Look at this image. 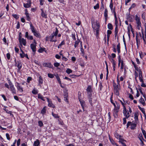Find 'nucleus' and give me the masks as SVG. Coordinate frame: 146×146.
Masks as SVG:
<instances>
[{"mask_svg":"<svg viewBox=\"0 0 146 146\" xmlns=\"http://www.w3.org/2000/svg\"><path fill=\"white\" fill-rule=\"evenodd\" d=\"M124 141H126L123 139L122 138L119 139V142L121 143L123 146H126V144L124 143Z\"/></svg>","mask_w":146,"mask_h":146,"instance_id":"obj_22","label":"nucleus"},{"mask_svg":"<svg viewBox=\"0 0 146 146\" xmlns=\"http://www.w3.org/2000/svg\"><path fill=\"white\" fill-rule=\"evenodd\" d=\"M66 72L68 74H69L70 73H71L72 72V71L69 68H68L66 70Z\"/></svg>","mask_w":146,"mask_h":146,"instance_id":"obj_46","label":"nucleus"},{"mask_svg":"<svg viewBox=\"0 0 146 146\" xmlns=\"http://www.w3.org/2000/svg\"><path fill=\"white\" fill-rule=\"evenodd\" d=\"M46 109L45 108V107H44L41 110V113L42 114H44L46 113Z\"/></svg>","mask_w":146,"mask_h":146,"instance_id":"obj_44","label":"nucleus"},{"mask_svg":"<svg viewBox=\"0 0 146 146\" xmlns=\"http://www.w3.org/2000/svg\"><path fill=\"white\" fill-rule=\"evenodd\" d=\"M124 68V63L123 62H122L121 64V66L120 67V69L121 71H123V69Z\"/></svg>","mask_w":146,"mask_h":146,"instance_id":"obj_48","label":"nucleus"},{"mask_svg":"<svg viewBox=\"0 0 146 146\" xmlns=\"http://www.w3.org/2000/svg\"><path fill=\"white\" fill-rule=\"evenodd\" d=\"M88 99L90 103L92 106H93V104L92 103L93 101L92 100V97L91 94H89L88 96Z\"/></svg>","mask_w":146,"mask_h":146,"instance_id":"obj_14","label":"nucleus"},{"mask_svg":"<svg viewBox=\"0 0 146 146\" xmlns=\"http://www.w3.org/2000/svg\"><path fill=\"white\" fill-rule=\"evenodd\" d=\"M7 57L8 60H9L10 58V55L9 53H8L7 54Z\"/></svg>","mask_w":146,"mask_h":146,"instance_id":"obj_62","label":"nucleus"},{"mask_svg":"<svg viewBox=\"0 0 146 146\" xmlns=\"http://www.w3.org/2000/svg\"><path fill=\"white\" fill-rule=\"evenodd\" d=\"M6 136L7 139L8 140H10V136H9V134L7 133L6 134Z\"/></svg>","mask_w":146,"mask_h":146,"instance_id":"obj_64","label":"nucleus"},{"mask_svg":"<svg viewBox=\"0 0 146 146\" xmlns=\"http://www.w3.org/2000/svg\"><path fill=\"white\" fill-rule=\"evenodd\" d=\"M52 115L55 118H59V116L57 114H54L53 112H52Z\"/></svg>","mask_w":146,"mask_h":146,"instance_id":"obj_40","label":"nucleus"},{"mask_svg":"<svg viewBox=\"0 0 146 146\" xmlns=\"http://www.w3.org/2000/svg\"><path fill=\"white\" fill-rule=\"evenodd\" d=\"M15 61L16 62V65L18 67V69L19 70L22 68V66L21 62L20 61H18L16 62L15 60Z\"/></svg>","mask_w":146,"mask_h":146,"instance_id":"obj_8","label":"nucleus"},{"mask_svg":"<svg viewBox=\"0 0 146 146\" xmlns=\"http://www.w3.org/2000/svg\"><path fill=\"white\" fill-rule=\"evenodd\" d=\"M26 15L27 17V20L28 21H30V20L31 19L29 17V14Z\"/></svg>","mask_w":146,"mask_h":146,"instance_id":"obj_60","label":"nucleus"},{"mask_svg":"<svg viewBox=\"0 0 146 146\" xmlns=\"http://www.w3.org/2000/svg\"><path fill=\"white\" fill-rule=\"evenodd\" d=\"M75 35L74 34H72L71 35V37L74 40H76L75 38Z\"/></svg>","mask_w":146,"mask_h":146,"instance_id":"obj_56","label":"nucleus"},{"mask_svg":"<svg viewBox=\"0 0 146 146\" xmlns=\"http://www.w3.org/2000/svg\"><path fill=\"white\" fill-rule=\"evenodd\" d=\"M80 50L82 53V55L83 56H84L85 53L84 52V50L83 48H81Z\"/></svg>","mask_w":146,"mask_h":146,"instance_id":"obj_57","label":"nucleus"},{"mask_svg":"<svg viewBox=\"0 0 146 146\" xmlns=\"http://www.w3.org/2000/svg\"><path fill=\"white\" fill-rule=\"evenodd\" d=\"M124 141H126L123 139L122 138L119 139V142L121 143L123 146H126V144L124 143Z\"/></svg>","mask_w":146,"mask_h":146,"instance_id":"obj_21","label":"nucleus"},{"mask_svg":"<svg viewBox=\"0 0 146 146\" xmlns=\"http://www.w3.org/2000/svg\"><path fill=\"white\" fill-rule=\"evenodd\" d=\"M45 49V48H41L40 49H39L38 50V52L40 53H42L44 51V50Z\"/></svg>","mask_w":146,"mask_h":146,"instance_id":"obj_54","label":"nucleus"},{"mask_svg":"<svg viewBox=\"0 0 146 146\" xmlns=\"http://www.w3.org/2000/svg\"><path fill=\"white\" fill-rule=\"evenodd\" d=\"M92 25L94 31L96 32V37L97 38H98L99 29L100 27V24L98 21H96V23H92Z\"/></svg>","mask_w":146,"mask_h":146,"instance_id":"obj_1","label":"nucleus"},{"mask_svg":"<svg viewBox=\"0 0 146 146\" xmlns=\"http://www.w3.org/2000/svg\"><path fill=\"white\" fill-rule=\"evenodd\" d=\"M139 80H140V81L142 82H143V76H142V72L140 73V74H139Z\"/></svg>","mask_w":146,"mask_h":146,"instance_id":"obj_25","label":"nucleus"},{"mask_svg":"<svg viewBox=\"0 0 146 146\" xmlns=\"http://www.w3.org/2000/svg\"><path fill=\"white\" fill-rule=\"evenodd\" d=\"M32 79V78L31 77H29L27 78V82L28 83L30 82V81Z\"/></svg>","mask_w":146,"mask_h":146,"instance_id":"obj_51","label":"nucleus"},{"mask_svg":"<svg viewBox=\"0 0 146 146\" xmlns=\"http://www.w3.org/2000/svg\"><path fill=\"white\" fill-rule=\"evenodd\" d=\"M40 143L39 140L38 139H37L34 141L33 145V146H38L40 145Z\"/></svg>","mask_w":146,"mask_h":146,"instance_id":"obj_18","label":"nucleus"},{"mask_svg":"<svg viewBox=\"0 0 146 146\" xmlns=\"http://www.w3.org/2000/svg\"><path fill=\"white\" fill-rule=\"evenodd\" d=\"M21 140L20 139H19L17 142V146H19Z\"/></svg>","mask_w":146,"mask_h":146,"instance_id":"obj_63","label":"nucleus"},{"mask_svg":"<svg viewBox=\"0 0 146 146\" xmlns=\"http://www.w3.org/2000/svg\"><path fill=\"white\" fill-rule=\"evenodd\" d=\"M116 104H117V106H116V108L115 107L114 110H118L119 109V105L116 102Z\"/></svg>","mask_w":146,"mask_h":146,"instance_id":"obj_53","label":"nucleus"},{"mask_svg":"<svg viewBox=\"0 0 146 146\" xmlns=\"http://www.w3.org/2000/svg\"><path fill=\"white\" fill-rule=\"evenodd\" d=\"M124 141H126L123 139L122 138L119 139V142L121 143L123 146H126V144L124 143Z\"/></svg>","mask_w":146,"mask_h":146,"instance_id":"obj_20","label":"nucleus"},{"mask_svg":"<svg viewBox=\"0 0 146 146\" xmlns=\"http://www.w3.org/2000/svg\"><path fill=\"white\" fill-rule=\"evenodd\" d=\"M58 30L57 29H56V31L54 32H53V33L49 36V38L50 39V41L51 42H55L56 41V39H53L54 38V37H55V38L56 37L58 34Z\"/></svg>","mask_w":146,"mask_h":146,"instance_id":"obj_4","label":"nucleus"},{"mask_svg":"<svg viewBox=\"0 0 146 146\" xmlns=\"http://www.w3.org/2000/svg\"><path fill=\"white\" fill-rule=\"evenodd\" d=\"M38 81L39 85H40L41 84H42L43 82V80L42 77L41 76H40L39 77Z\"/></svg>","mask_w":146,"mask_h":146,"instance_id":"obj_16","label":"nucleus"},{"mask_svg":"<svg viewBox=\"0 0 146 146\" xmlns=\"http://www.w3.org/2000/svg\"><path fill=\"white\" fill-rule=\"evenodd\" d=\"M80 42V40L78 39L76 41L74 44V46L75 48H76L78 46Z\"/></svg>","mask_w":146,"mask_h":146,"instance_id":"obj_32","label":"nucleus"},{"mask_svg":"<svg viewBox=\"0 0 146 146\" xmlns=\"http://www.w3.org/2000/svg\"><path fill=\"white\" fill-rule=\"evenodd\" d=\"M126 118H126V117H124L123 118V124L124 125L126 123V122H127Z\"/></svg>","mask_w":146,"mask_h":146,"instance_id":"obj_58","label":"nucleus"},{"mask_svg":"<svg viewBox=\"0 0 146 146\" xmlns=\"http://www.w3.org/2000/svg\"><path fill=\"white\" fill-rule=\"evenodd\" d=\"M36 44H31L30 45L31 49H32L33 51L34 52L33 53V54L34 55L35 54V52L36 51Z\"/></svg>","mask_w":146,"mask_h":146,"instance_id":"obj_9","label":"nucleus"},{"mask_svg":"<svg viewBox=\"0 0 146 146\" xmlns=\"http://www.w3.org/2000/svg\"><path fill=\"white\" fill-rule=\"evenodd\" d=\"M32 92L33 94H37L38 92V91L37 90H35V89H33Z\"/></svg>","mask_w":146,"mask_h":146,"instance_id":"obj_45","label":"nucleus"},{"mask_svg":"<svg viewBox=\"0 0 146 146\" xmlns=\"http://www.w3.org/2000/svg\"><path fill=\"white\" fill-rule=\"evenodd\" d=\"M38 98L41 99L43 101H45L44 98L40 94H38Z\"/></svg>","mask_w":146,"mask_h":146,"instance_id":"obj_31","label":"nucleus"},{"mask_svg":"<svg viewBox=\"0 0 146 146\" xmlns=\"http://www.w3.org/2000/svg\"><path fill=\"white\" fill-rule=\"evenodd\" d=\"M54 65L55 67H58L59 66L60 64L58 62H55L54 63Z\"/></svg>","mask_w":146,"mask_h":146,"instance_id":"obj_59","label":"nucleus"},{"mask_svg":"<svg viewBox=\"0 0 146 146\" xmlns=\"http://www.w3.org/2000/svg\"><path fill=\"white\" fill-rule=\"evenodd\" d=\"M99 7V5L98 3H97L95 6L94 7V8L95 9H98Z\"/></svg>","mask_w":146,"mask_h":146,"instance_id":"obj_50","label":"nucleus"},{"mask_svg":"<svg viewBox=\"0 0 146 146\" xmlns=\"http://www.w3.org/2000/svg\"><path fill=\"white\" fill-rule=\"evenodd\" d=\"M44 67H48L49 68H52L53 66L50 63H44L43 64Z\"/></svg>","mask_w":146,"mask_h":146,"instance_id":"obj_12","label":"nucleus"},{"mask_svg":"<svg viewBox=\"0 0 146 146\" xmlns=\"http://www.w3.org/2000/svg\"><path fill=\"white\" fill-rule=\"evenodd\" d=\"M16 83L17 85L16 86L18 90L21 92H23V87L20 85V84L19 83L16 82Z\"/></svg>","mask_w":146,"mask_h":146,"instance_id":"obj_6","label":"nucleus"},{"mask_svg":"<svg viewBox=\"0 0 146 146\" xmlns=\"http://www.w3.org/2000/svg\"><path fill=\"white\" fill-rule=\"evenodd\" d=\"M139 101V102L142 104L143 106H144L145 105L144 100L142 98H141L140 99Z\"/></svg>","mask_w":146,"mask_h":146,"instance_id":"obj_34","label":"nucleus"},{"mask_svg":"<svg viewBox=\"0 0 146 146\" xmlns=\"http://www.w3.org/2000/svg\"><path fill=\"white\" fill-rule=\"evenodd\" d=\"M3 109L6 111V113H7L10 114V115L12 114V112L11 111H9L7 109V107H6L5 106H4Z\"/></svg>","mask_w":146,"mask_h":146,"instance_id":"obj_28","label":"nucleus"},{"mask_svg":"<svg viewBox=\"0 0 146 146\" xmlns=\"http://www.w3.org/2000/svg\"><path fill=\"white\" fill-rule=\"evenodd\" d=\"M118 32V29L117 25H116V26H115V32H114V35H115V37H116L117 36L118 37V36H117Z\"/></svg>","mask_w":146,"mask_h":146,"instance_id":"obj_17","label":"nucleus"},{"mask_svg":"<svg viewBox=\"0 0 146 146\" xmlns=\"http://www.w3.org/2000/svg\"><path fill=\"white\" fill-rule=\"evenodd\" d=\"M136 6V4L135 3H133L132 4L131 7L129 9H131L132 8H134Z\"/></svg>","mask_w":146,"mask_h":146,"instance_id":"obj_55","label":"nucleus"},{"mask_svg":"<svg viewBox=\"0 0 146 146\" xmlns=\"http://www.w3.org/2000/svg\"><path fill=\"white\" fill-rule=\"evenodd\" d=\"M64 41H62L61 43L58 45V48H60L61 47L62 45L64 44Z\"/></svg>","mask_w":146,"mask_h":146,"instance_id":"obj_49","label":"nucleus"},{"mask_svg":"<svg viewBox=\"0 0 146 146\" xmlns=\"http://www.w3.org/2000/svg\"><path fill=\"white\" fill-rule=\"evenodd\" d=\"M79 100L80 102L81 105L84 110V101H82L80 99H79Z\"/></svg>","mask_w":146,"mask_h":146,"instance_id":"obj_37","label":"nucleus"},{"mask_svg":"<svg viewBox=\"0 0 146 146\" xmlns=\"http://www.w3.org/2000/svg\"><path fill=\"white\" fill-rule=\"evenodd\" d=\"M109 139L110 142L112 144L115 145L117 146H118L117 144L115 142V141H114L113 139H111L110 137L109 138Z\"/></svg>","mask_w":146,"mask_h":146,"instance_id":"obj_36","label":"nucleus"},{"mask_svg":"<svg viewBox=\"0 0 146 146\" xmlns=\"http://www.w3.org/2000/svg\"><path fill=\"white\" fill-rule=\"evenodd\" d=\"M38 123L40 127H41L43 125V123L42 122L40 121H39L38 122Z\"/></svg>","mask_w":146,"mask_h":146,"instance_id":"obj_52","label":"nucleus"},{"mask_svg":"<svg viewBox=\"0 0 146 146\" xmlns=\"http://www.w3.org/2000/svg\"><path fill=\"white\" fill-rule=\"evenodd\" d=\"M117 48L118 54L120 52V43H119L117 46Z\"/></svg>","mask_w":146,"mask_h":146,"instance_id":"obj_38","label":"nucleus"},{"mask_svg":"<svg viewBox=\"0 0 146 146\" xmlns=\"http://www.w3.org/2000/svg\"><path fill=\"white\" fill-rule=\"evenodd\" d=\"M137 24V28L139 30L140 29L141 27V23L140 21V18L137 15H135V19Z\"/></svg>","mask_w":146,"mask_h":146,"instance_id":"obj_3","label":"nucleus"},{"mask_svg":"<svg viewBox=\"0 0 146 146\" xmlns=\"http://www.w3.org/2000/svg\"><path fill=\"white\" fill-rule=\"evenodd\" d=\"M136 124L135 123H132L131 124V129L132 130L135 129L136 127Z\"/></svg>","mask_w":146,"mask_h":146,"instance_id":"obj_29","label":"nucleus"},{"mask_svg":"<svg viewBox=\"0 0 146 146\" xmlns=\"http://www.w3.org/2000/svg\"><path fill=\"white\" fill-rule=\"evenodd\" d=\"M48 76L49 77L51 78H52L54 77V75L53 74L50 73L48 74Z\"/></svg>","mask_w":146,"mask_h":146,"instance_id":"obj_47","label":"nucleus"},{"mask_svg":"<svg viewBox=\"0 0 146 146\" xmlns=\"http://www.w3.org/2000/svg\"><path fill=\"white\" fill-rule=\"evenodd\" d=\"M41 16L45 18H47V15L44 12H41Z\"/></svg>","mask_w":146,"mask_h":146,"instance_id":"obj_42","label":"nucleus"},{"mask_svg":"<svg viewBox=\"0 0 146 146\" xmlns=\"http://www.w3.org/2000/svg\"><path fill=\"white\" fill-rule=\"evenodd\" d=\"M123 113L124 115L127 118H128L130 116L129 112L127 111L126 110L125 106H124L123 110Z\"/></svg>","mask_w":146,"mask_h":146,"instance_id":"obj_5","label":"nucleus"},{"mask_svg":"<svg viewBox=\"0 0 146 146\" xmlns=\"http://www.w3.org/2000/svg\"><path fill=\"white\" fill-rule=\"evenodd\" d=\"M9 88L12 93L14 94H16V90L13 85L10 86Z\"/></svg>","mask_w":146,"mask_h":146,"instance_id":"obj_15","label":"nucleus"},{"mask_svg":"<svg viewBox=\"0 0 146 146\" xmlns=\"http://www.w3.org/2000/svg\"><path fill=\"white\" fill-rule=\"evenodd\" d=\"M124 141H126L123 139L122 138L119 139V142L121 143L123 146H126V144L124 143Z\"/></svg>","mask_w":146,"mask_h":146,"instance_id":"obj_19","label":"nucleus"},{"mask_svg":"<svg viewBox=\"0 0 146 146\" xmlns=\"http://www.w3.org/2000/svg\"><path fill=\"white\" fill-rule=\"evenodd\" d=\"M138 138L139 139L140 141L141 140H144V139H143L142 134L141 133L139 134L138 136Z\"/></svg>","mask_w":146,"mask_h":146,"instance_id":"obj_33","label":"nucleus"},{"mask_svg":"<svg viewBox=\"0 0 146 146\" xmlns=\"http://www.w3.org/2000/svg\"><path fill=\"white\" fill-rule=\"evenodd\" d=\"M27 2L28 3L26 4L23 3V6L25 8H28L30 7L31 6V1H27Z\"/></svg>","mask_w":146,"mask_h":146,"instance_id":"obj_13","label":"nucleus"},{"mask_svg":"<svg viewBox=\"0 0 146 146\" xmlns=\"http://www.w3.org/2000/svg\"><path fill=\"white\" fill-rule=\"evenodd\" d=\"M114 93L115 95L118 96L120 90V86L117 85L114 82L113 83Z\"/></svg>","mask_w":146,"mask_h":146,"instance_id":"obj_2","label":"nucleus"},{"mask_svg":"<svg viewBox=\"0 0 146 146\" xmlns=\"http://www.w3.org/2000/svg\"><path fill=\"white\" fill-rule=\"evenodd\" d=\"M139 110L142 112L143 114L145 113V111L144 109L143 108H141L140 106H138Z\"/></svg>","mask_w":146,"mask_h":146,"instance_id":"obj_43","label":"nucleus"},{"mask_svg":"<svg viewBox=\"0 0 146 146\" xmlns=\"http://www.w3.org/2000/svg\"><path fill=\"white\" fill-rule=\"evenodd\" d=\"M108 11L107 9H105V11L104 13V16L105 18V19L106 20L107 19L108 17Z\"/></svg>","mask_w":146,"mask_h":146,"instance_id":"obj_24","label":"nucleus"},{"mask_svg":"<svg viewBox=\"0 0 146 146\" xmlns=\"http://www.w3.org/2000/svg\"><path fill=\"white\" fill-rule=\"evenodd\" d=\"M12 15L14 18H15L16 19H17L19 18V17L17 15L13 14Z\"/></svg>","mask_w":146,"mask_h":146,"instance_id":"obj_61","label":"nucleus"},{"mask_svg":"<svg viewBox=\"0 0 146 146\" xmlns=\"http://www.w3.org/2000/svg\"><path fill=\"white\" fill-rule=\"evenodd\" d=\"M30 27L31 31L33 33H35V32L36 31L34 27L32 25V24H31L30 25Z\"/></svg>","mask_w":146,"mask_h":146,"instance_id":"obj_26","label":"nucleus"},{"mask_svg":"<svg viewBox=\"0 0 146 146\" xmlns=\"http://www.w3.org/2000/svg\"><path fill=\"white\" fill-rule=\"evenodd\" d=\"M134 68L136 71L139 72V74L142 72L141 69L139 68V67L138 68L137 66H136L135 67H134Z\"/></svg>","mask_w":146,"mask_h":146,"instance_id":"obj_30","label":"nucleus"},{"mask_svg":"<svg viewBox=\"0 0 146 146\" xmlns=\"http://www.w3.org/2000/svg\"><path fill=\"white\" fill-rule=\"evenodd\" d=\"M114 135L115 137L117 139H119L122 138V137L119 135L117 132L115 133Z\"/></svg>","mask_w":146,"mask_h":146,"instance_id":"obj_23","label":"nucleus"},{"mask_svg":"<svg viewBox=\"0 0 146 146\" xmlns=\"http://www.w3.org/2000/svg\"><path fill=\"white\" fill-rule=\"evenodd\" d=\"M139 114L138 113H135L134 114V119L135 121H137L138 119V116Z\"/></svg>","mask_w":146,"mask_h":146,"instance_id":"obj_35","label":"nucleus"},{"mask_svg":"<svg viewBox=\"0 0 146 146\" xmlns=\"http://www.w3.org/2000/svg\"><path fill=\"white\" fill-rule=\"evenodd\" d=\"M34 35L36 37H39L40 36V34L37 32V31L35 32V33H33Z\"/></svg>","mask_w":146,"mask_h":146,"instance_id":"obj_41","label":"nucleus"},{"mask_svg":"<svg viewBox=\"0 0 146 146\" xmlns=\"http://www.w3.org/2000/svg\"><path fill=\"white\" fill-rule=\"evenodd\" d=\"M47 101L48 102V106L50 107H52L53 108H55L54 106L52 104V102L48 98H46Z\"/></svg>","mask_w":146,"mask_h":146,"instance_id":"obj_10","label":"nucleus"},{"mask_svg":"<svg viewBox=\"0 0 146 146\" xmlns=\"http://www.w3.org/2000/svg\"><path fill=\"white\" fill-rule=\"evenodd\" d=\"M108 29L110 30H112L113 29L112 25L110 23L108 24Z\"/></svg>","mask_w":146,"mask_h":146,"instance_id":"obj_39","label":"nucleus"},{"mask_svg":"<svg viewBox=\"0 0 146 146\" xmlns=\"http://www.w3.org/2000/svg\"><path fill=\"white\" fill-rule=\"evenodd\" d=\"M110 7L111 9V12L114 13V16L115 17H116V14L115 11V8H113V4H110Z\"/></svg>","mask_w":146,"mask_h":146,"instance_id":"obj_11","label":"nucleus"},{"mask_svg":"<svg viewBox=\"0 0 146 146\" xmlns=\"http://www.w3.org/2000/svg\"><path fill=\"white\" fill-rule=\"evenodd\" d=\"M19 40L20 43H22L24 46L26 45V42L25 39H24L23 38H21V36L19 35Z\"/></svg>","mask_w":146,"mask_h":146,"instance_id":"obj_7","label":"nucleus"},{"mask_svg":"<svg viewBox=\"0 0 146 146\" xmlns=\"http://www.w3.org/2000/svg\"><path fill=\"white\" fill-rule=\"evenodd\" d=\"M86 90L88 92L91 93L92 91L91 86H88Z\"/></svg>","mask_w":146,"mask_h":146,"instance_id":"obj_27","label":"nucleus"}]
</instances>
